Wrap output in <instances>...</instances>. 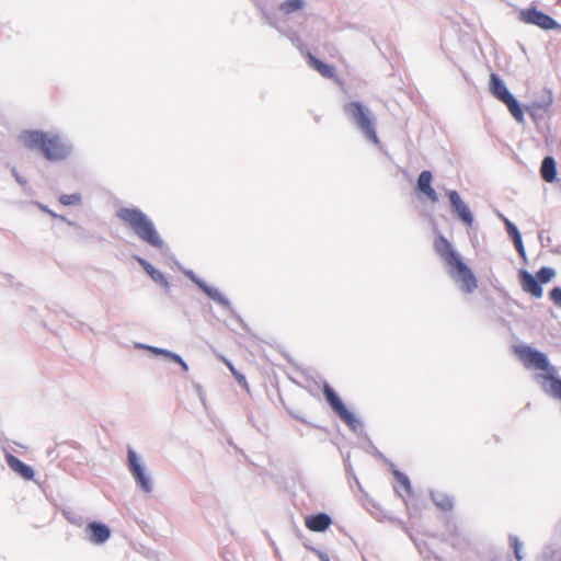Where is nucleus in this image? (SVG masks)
Segmentation results:
<instances>
[{
	"label": "nucleus",
	"instance_id": "obj_2",
	"mask_svg": "<svg viewBox=\"0 0 561 561\" xmlns=\"http://www.w3.org/2000/svg\"><path fill=\"white\" fill-rule=\"evenodd\" d=\"M30 149H38L49 161H61L71 153V146L59 135L41 130H26L21 136Z\"/></svg>",
	"mask_w": 561,
	"mask_h": 561
},
{
	"label": "nucleus",
	"instance_id": "obj_24",
	"mask_svg": "<svg viewBox=\"0 0 561 561\" xmlns=\"http://www.w3.org/2000/svg\"><path fill=\"white\" fill-rule=\"evenodd\" d=\"M540 285L549 283L554 276L556 271L552 267L543 266L536 274Z\"/></svg>",
	"mask_w": 561,
	"mask_h": 561
},
{
	"label": "nucleus",
	"instance_id": "obj_12",
	"mask_svg": "<svg viewBox=\"0 0 561 561\" xmlns=\"http://www.w3.org/2000/svg\"><path fill=\"white\" fill-rule=\"evenodd\" d=\"M84 530L88 539L94 545H102L111 537V529L102 523L91 522Z\"/></svg>",
	"mask_w": 561,
	"mask_h": 561
},
{
	"label": "nucleus",
	"instance_id": "obj_1",
	"mask_svg": "<svg viewBox=\"0 0 561 561\" xmlns=\"http://www.w3.org/2000/svg\"><path fill=\"white\" fill-rule=\"evenodd\" d=\"M434 250L448 267L449 276L467 293L473 291L478 284L470 267L462 261L453 244L444 237L434 240Z\"/></svg>",
	"mask_w": 561,
	"mask_h": 561
},
{
	"label": "nucleus",
	"instance_id": "obj_15",
	"mask_svg": "<svg viewBox=\"0 0 561 561\" xmlns=\"http://www.w3.org/2000/svg\"><path fill=\"white\" fill-rule=\"evenodd\" d=\"M5 461L8 466L23 479L32 480L34 478V470L12 454H5Z\"/></svg>",
	"mask_w": 561,
	"mask_h": 561
},
{
	"label": "nucleus",
	"instance_id": "obj_22",
	"mask_svg": "<svg viewBox=\"0 0 561 561\" xmlns=\"http://www.w3.org/2000/svg\"><path fill=\"white\" fill-rule=\"evenodd\" d=\"M221 360L229 368V370L231 371V374L233 375V377L236 378L238 383L241 387H243L245 389H249V386H248L245 377L234 368L232 363L230 360H228L227 358H225V357H221Z\"/></svg>",
	"mask_w": 561,
	"mask_h": 561
},
{
	"label": "nucleus",
	"instance_id": "obj_6",
	"mask_svg": "<svg viewBox=\"0 0 561 561\" xmlns=\"http://www.w3.org/2000/svg\"><path fill=\"white\" fill-rule=\"evenodd\" d=\"M493 95L502 101L512 116L519 123L524 121V111L516 99L511 94L504 83L493 76Z\"/></svg>",
	"mask_w": 561,
	"mask_h": 561
},
{
	"label": "nucleus",
	"instance_id": "obj_26",
	"mask_svg": "<svg viewBox=\"0 0 561 561\" xmlns=\"http://www.w3.org/2000/svg\"><path fill=\"white\" fill-rule=\"evenodd\" d=\"M549 298L550 300L558 307L561 308V288L560 287H554L550 293H549Z\"/></svg>",
	"mask_w": 561,
	"mask_h": 561
},
{
	"label": "nucleus",
	"instance_id": "obj_14",
	"mask_svg": "<svg viewBox=\"0 0 561 561\" xmlns=\"http://www.w3.org/2000/svg\"><path fill=\"white\" fill-rule=\"evenodd\" d=\"M332 524L331 517L325 513H319L316 515H310L305 518L306 527L316 533H321L327 530Z\"/></svg>",
	"mask_w": 561,
	"mask_h": 561
},
{
	"label": "nucleus",
	"instance_id": "obj_32",
	"mask_svg": "<svg viewBox=\"0 0 561 561\" xmlns=\"http://www.w3.org/2000/svg\"><path fill=\"white\" fill-rule=\"evenodd\" d=\"M43 209H44L45 211H47L49 215L55 216V214H53V211H50V210H48V209H46V208H43Z\"/></svg>",
	"mask_w": 561,
	"mask_h": 561
},
{
	"label": "nucleus",
	"instance_id": "obj_13",
	"mask_svg": "<svg viewBox=\"0 0 561 561\" xmlns=\"http://www.w3.org/2000/svg\"><path fill=\"white\" fill-rule=\"evenodd\" d=\"M433 175L431 171H422L419 174L416 188L420 193H422L427 199L433 203L438 202V195L435 190L432 187Z\"/></svg>",
	"mask_w": 561,
	"mask_h": 561
},
{
	"label": "nucleus",
	"instance_id": "obj_17",
	"mask_svg": "<svg viewBox=\"0 0 561 561\" xmlns=\"http://www.w3.org/2000/svg\"><path fill=\"white\" fill-rule=\"evenodd\" d=\"M542 386L545 390L552 397L561 400V379L556 378L551 374L541 375Z\"/></svg>",
	"mask_w": 561,
	"mask_h": 561
},
{
	"label": "nucleus",
	"instance_id": "obj_4",
	"mask_svg": "<svg viewBox=\"0 0 561 561\" xmlns=\"http://www.w3.org/2000/svg\"><path fill=\"white\" fill-rule=\"evenodd\" d=\"M344 112L354 121L368 140L375 145L380 144L371 114L360 102L354 101L345 104Z\"/></svg>",
	"mask_w": 561,
	"mask_h": 561
},
{
	"label": "nucleus",
	"instance_id": "obj_11",
	"mask_svg": "<svg viewBox=\"0 0 561 561\" xmlns=\"http://www.w3.org/2000/svg\"><path fill=\"white\" fill-rule=\"evenodd\" d=\"M519 283L525 293L531 295L535 298H541L543 295L542 287L537 278L526 270H522L518 273Z\"/></svg>",
	"mask_w": 561,
	"mask_h": 561
},
{
	"label": "nucleus",
	"instance_id": "obj_25",
	"mask_svg": "<svg viewBox=\"0 0 561 561\" xmlns=\"http://www.w3.org/2000/svg\"><path fill=\"white\" fill-rule=\"evenodd\" d=\"M79 202H80V195H78V194H70V195L64 194L59 197V203L65 206L73 205Z\"/></svg>",
	"mask_w": 561,
	"mask_h": 561
},
{
	"label": "nucleus",
	"instance_id": "obj_29",
	"mask_svg": "<svg viewBox=\"0 0 561 561\" xmlns=\"http://www.w3.org/2000/svg\"><path fill=\"white\" fill-rule=\"evenodd\" d=\"M519 550H520L519 543H518L517 539H514V552L518 560L522 559V557L519 554Z\"/></svg>",
	"mask_w": 561,
	"mask_h": 561
},
{
	"label": "nucleus",
	"instance_id": "obj_23",
	"mask_svg": "<svg viewBox=\"0 0 561 561\" xmlns=\"http://www.w3.org/2000/svg\"><path fill=\"white\" fill-rule=\"evenodd\" d=\"M302 1L301 0H286L280 4V11L284 14H290L295 11H298L302 8Z\"/></svg>",
	"mask_w": 561,
	"mask_h": 561
},
{
	"label": "nucleus",
	"instance_id": "obj_16",
	"mask_svg": "<svg viewBox=\"0 0 561 561\" xmlns=\"http://www.w3.org/2000/svg\"><path fill=\"white\" fill-rule=\"evenodd\" d=\"M308 62L309 65L318 71L323 78L327 79H334L335 78V69L333 66L325 64L321 61L320 59L316 58L312 54H308Z\"/></svg>",
	"mask_w": 561,
	"mask_h": 561
},
{
	"label": "nucleus",
	"instance_id": "obj_19",
	"mask_svg": "<svg viewBox=\"0 0 561 561\" xmlns=\"http://www.w3.org/2000/svg\"><path fill=\"white\" fill-rule=\"evenodd\" d=\"M136 261L142 266V268L148 273V275L156 282L163 286L168 285L167 278L163 276V274L154 268L149 262H147L145 259L137 256Z\"/></svg>",
	"mask_w": 561,
	"mask_h": 561
},
{
	"label": "nucleus",
	"instance_id": "obj_8",
	"mask_svg": "<svg viewBox=\"0 0 561 561\" xmlns=\"http://www.w3.org/2000/svg\"><path fill=\"white\" fill-rule=\"evenodd\" d=\"M517 353L526 367L547 371L550 369L548 358L543 353L535 351L528 346L520 347Z\"/></svg>",
	"mask_w": 561,
	"mask_h": 561
},
{
	"label": "nucleus",
	"instance_id": "obj_3",
	"mask_svg": "<svg viewBox=\"0 0 561 561\" xmlns=\"http://www.w3.org/2000/svg\"><path fill=\"white\" fill-rule=\"evenodd\" d=\"M117 217L129 226L137 237L146 243L158 249L163 247V240L157 232L152 221L141 210L124 207L117 211Z\"/></svg>",
	"mask_w": 561,
	"mask_h": 561
},
{
	"label": "nucleus",
	"instance_id": "obj_5",
	"mask_svg": "<svg viewBox=\"0 0 561 561\" xmlns=\"http://www.w3.org/2000/svg\"><path fill=\"white\" fill-rule=\"evenodd\" d=\"M324 397L333 411L340 419L352 430H356L359 425L358 419L343 404L335 391L328 385L323 388Z\"/></svg>",
	"mask_w": 561,
	"mask_h": 561
},
{
	"label": "nucleus",
	"instance_id": "obj_31",
	"mask_svg": "<svg viewBox=\"0 0 561 561\" xmlns=\"http://www.w3.org/2000/svg\"><path fill=\"white\" fill-rule=\"evenodd\" d=\"M176 363L182 367V369H183L184 371H187V370H188V366H187V364H186L182 358H181V360H180V362H176Z\"/></svg>",
	"mask_w": 561,
	"mask_h": 561
},
{
	"label": "nucleus",
	"instance_id": "obj_10",
	"mask_svg": "<svg viewBox=\"0 0 561 561\" xmlns=\"http://www.w3.org/2000/svg\"><path fill=\"white\" fill-rule=\"evenodd\" d=\"M450 201L454 213L458 218L463 221L467 226L471 227L473 222L472 214L466 203L461 199L456 191H449L447 193Z\"/></svg>",
	"mask_w": 561,
	"mask_h": 561
},
{
	"label": "nucleus",
	"instance_id": "obj_28",
	"mask_svg": "<svg viewBox=\"0 0 561 561\" xmlns=\"http://www.w3.org/2000/svg\"><path fill=\"white\" fill-rule=\"evenodd\" d=\"M162 356L173 360V362H180L181 360V356H179L178 354H174L170 351H167V350H163V353H162Z\"/></svg>",
	"mask_w": 561,
	"mask_h": 561
},
{
	"label": "nucleus",
	"instance_id": "obj_27",
	"mask_svg": "<svg viewBox=\"0 0 561 561\" xmlns=\"http://www.w3.org/2000/svg\"><path fill=\"white\" fill-rule=\"evenodd\" d=\"M394 477L397 481L403 486L408 492L410 491V481L408 477L399 471H394Z\"/></svg>",
	"mask_w": 561,
	"mask_h": 561
},
{
	"label": "nucleus",
	"instance_id": "obj_9",
	"mask_svg": "<svg viewBox=\"0 0 561 561\" xmlns=\"http://www.w3.org/2000/svg\"><path fill=\"white\" fill-rule=\"evenodd\" d=\"M128 465L131 474L134 476L137 484L141 488V490L146 493H150L152 491V485L149 477L145 473L142 466L139 462V459L136 453L133 449H128Z\"/></svg>",
	"mask_w": 561,
	"mask_h": 561
},
{
	"label": "nucleus",
	"instance_id": "obj_21",
	"mask_svg": "<svg viewBox=\"0 0 561 561\" xmlns=\"http://www.w3.org/2000/svg\"><path fill=\"white\" fill-rule=\"evenodd\" d=\"M433 501L444 512H449L454 508V499L448 494L437 493L433 496Z\"/></svg>",
	"mask_w": 561,
	"mask_h": 561
},
{
	"label": "nucleus",
	"instance_id": "obj_7",
	"mask_svg": "<svg viewBox=\"0 0 561 561\" xmlns=\"http://www.w3.org/2000/svg\"><path fill=\"white\" fill-rule=\"evenodd\" d=\"M519 18L524 23L534 24L543 30H553L558 26V23L550 15L537 10L536 8L522 10Z\"/></svg>",
	"mask_w": 561,
	"mask_h": 561
},
{
	"label": "nucleus",
	"instance_id": "obj_30",
	"mask_svg": "<svg viewBox=\"0 0 561 561\" xmlns=\"http://www.w3.org/2000/svg\"><path fill=\"white\" fill-rule=\"evenodd\" d=\"M149 350L156 355H162L163 350L158 347H149Z\"/></svg>",
	"mask_w": 561,
	"mask_h": 561
},
{
	"label": "nucleus",
	"instance_id": "obj_18",
	"mask_svg": "<svg viewBox=\"0 0 561 561\" xmlns=\"http://www.w3.org/2000/svg\"><path fill=\"white\" fill-rule=\"evenodd\" d=\"M540 173L546 182L552 183L557 178V165L552 157H546L541 163Z\"/></svg>",
	"mask_w": 561,
	"mask_h": 561
},
{
	"label": "nucleus",
	"instance_id": "obj_20",
	"mask_svg": "<svg viewBox=\"0 0 561 561\" xmlns=\"http://www.w3.org/2000/svg\"><path fill=\"white\" fill-rule=\"evenodd\" d=\"M505 225H506L507 233L512 238L516 250L518 251V253L520 255H525V249H524L522 237H520L518 229L516 228V226L514 224H512L507 219H505Z\"/></svg>",
	"mask_w": 561,
	"mask_h": 561
}]
</instances>
